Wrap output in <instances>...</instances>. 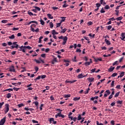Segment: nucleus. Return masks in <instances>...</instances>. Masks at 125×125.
Masks as SVG:
<instances>
[{"label":"nucleus","instance_id":"nucleus-13","mask_svg":"<svg viewBox=\"0 0 125 125\" xmlns=\"http://www.w3.org/2000/svg\"><path fill=\"white\" fill-rule=\"evenodd\" d=\"M94 61L95 62H98V61H102V58H94Z\"/></svg>","mask_w":125,"mask_h":125},{"label":"nucleus","instance_id":"nucleus-57","mask_svg":"<svg viewBox=\"0 0 125 125\" xmlns=\"http://www.w3.org/2000/svg\"><path fill=\"white\" fill-rule=\"evenodd\" d=\"M95 71H96V68L92 69L91 70V73H94V72H95Z\"/></svg>","mask_w":125,"mask_h":125},{"label":"nucleus","instance_id":"nucleus-24","mask_svg":"<svg viewBox=\"0 0 125 125\" xmlns=\"http://www.w3.org/2000/svg\"><path fill=\"white\" fill-rule=\"evenodd\" d=\"M120 93H121V92L119 91L117 93H116L115 94V95H114V97L117 98L119 96V95H120Z\"/></svg>","mask_w":125,"mask_h":125},{"label":"nucleus","instance_id":"nucleus-3","mask_svg":"<svg viewBox=\"0 0 125 125\" xmlns=\"http://www.w3.org/2000/svg\"><path fill=\"white\" fill-rule=\"evenodd\" d=\"M13 45L11 46L12 48H18L19 47V45L17 44V42H13Z\"/></svg>","mask_w":125,"mask_h":125},{"label":"nucleus","instance_id":"nucleus-55","mask_svg":"<svg viewBox=\"0 0 125 125\" xmlns=\"http://www.w3.org/2000/svg\"><path fill=\"white\" fill-rule=\"evenodd\" d=\"M89 37H91L92 38H94L95 37V34H92L91 33L89 34Z\"/></svg>","mask_w":125,"mask_h":125},{"label":"nucleus","instance_id":"nucleus-45","mask_svg":"<svg viewBox=\"0 0 125 125\" xmlns=\"http://www.w3.org/2000/svg\"><path fill=\"white\" fill-rule=\"evenodd\" d=\"M32 122L33 123V124H39V121H37L35 120H32Z\"/></svg>","mask_w":125,"mask_h":125},{"label":"nucleus","instance_id":"nucleus-2","mask_svg":"<svg viewBox=\"0 0 125 125\" xmlns=\"http://www.w3.org/2000/svg\"><path fill=\"white\" fill-rule=\"evenodd\" d=\"M58 117H61L62 119H64L65 118V115H63V114H62L61 112H59L57 114L55 115V118H58Z\"/></svg>","mask_w":125,"mask_h":125},{"label":"nucleus","instance_id":"nucleus-46","mask_svg":"<svg viewBox=\"0 0 125 125\" xmlns=\"http://www.w3.org/2000/svg\"><path fill=\"white\" fill-rule=\"evenodd\" d=\"M49 24H50V28H53V23H52V22H50Z\"/></svg>","mask_w":125,"mask_h":125},{"label":"nucleus","instance_id":"nucleus-9","mask_svg":"<svg viewBox=\"0 0 125 125\" xmlns=\"http://www.w3.org/2000/svg\"><path fill=\"white\" fill-rule=\"evenodd\" d=\"M76 82H77V80H73L72 81H69V80H66L65 81L66 83H76Z\"/></svg>","mask_w":125,"mask_h":125},{"label":"nucleus","instance_id":"nucleus-59","mask_svg":"<svg viewBox=\"0 0 125 125\" xmlns=\"http://www.w3.org/2000/svg\"><path fill=\"white\" fill-rule=\"evenodd\" d=\"M76 52H82V50H81L80 49H78V48H77Z\"/></svg>","mask_w":125,"mask_h":125},{"label":"nucleus","instance_id":"nucleus-17","mask_svg":"<svg viewBox=\"0 0 125 125\" xmlns=\"http://www.w3.org/2000/svg\"><path fill=\"white\" fill-rule=\"evenodd\" d=\"M92 63V62H86L85 63H84V65L85 66H89V65H90V63Z\"/></svg>","mask_w":125,"mask_h":125},{"label":"nucleus","instance_id":"nucleus-28","mask_svg":"<svg viewBox=\"0 0 125 125\" xmlns=\"http://www.w3.org/2000/svg\"><path fill=\"white\" fill-rule=\"evenodd\" d=\"M28 14H29V15H30V16H34V14L30 11H28Z\"/></svg>","mask_w":125,"mask_h":125},{"label":"nucleus","instance_id":"nucleus-16","mask_svg":"<svg viewBox=\"0 0 125 125\" xmlns=\"http://www.w3.org/2000/svg\"><path fill=\"white\" fill-rule=\"evenodd\" d=\"M100 2L101 3V4H103V5H105V4H106V2H105V1H104V0H100Z\"/></svg>","mask_w":125,"mask_h":125},{"label":"nucleus","instance_id":"nucleus-19","mask_svg":"<svg viewBox=\"0 0 125 125\" xmlns=\"http://www.w3.org/2000/svg\"><path fill=\"white\" fill-rule=\"evenodd\" d=\"M95 99H98V96H95L90 98L91 101H94Z\"/></svg>","mask_w":125,"mask_h":125},{"label":"nucleus","instance_id":"nucleus-18","mask_svg":"<svg viewBox=\"0 0 125 125\" xmlns=\"http://www.w3.org/2000/svg\"><path fill=\"white\" fill-rule=\"evenodd\" d=\"M8 38L10 39V40H14V39H15V36L13 34L10 36H9Z\"/></svg>","mask_w":125,"mask_h":125},{"label":"nucleus","instance_id":"nucleus-29","mask_svg":"<svg viewBox=\"0 0 125 125\" xmlns=\"http://www.w3.org/2000/svg\"><path fill=\"white\" fill-rule=\"evenodd\" d=\"M34 8L36 9V10H38V11H41V8L38 6H34Z\"/></svg>","mask_w":125,"mask_h":125},{"label":"nucleus","instance_id":"nucleus-48","mask_svg":"<svg viewBox=\"0 0 125 125\" xmlns=\"http://www.w3.org/2000/svg\"><path fill=\"white\" fill-rule=\"evenodd\" d=\"M19 30V28L18 27H14L13 29H12V31H17Z\"/></svg>","mask_w":125,"mask_h":125},{"label":"nucleus","instance_id":"nucleus-44","mask_svg":"<svg viewBox=\"0 0 125 125\" xmlns=\"http://www.w3.org/2000/svg\"><path fill=\"white\" fill-rule=\"evenodd\" d=\"M43 106H44V104H41L40 105V111H42V107H43Z\"/></svg>","mask_w":125,"mask_h":125},{"label":"nucleus","instance_id":"nucleus-20","mask_svg":"<svg viewBox=\"0 0 125 125\" xmlns=\"http://www.w3.org/2000/svg\"><path fill=\"white\" fill-rule=\"evenodd\" d=\"M47 16H48L49 19H53V16H52L50 14H47Z\"/></svg>","mask_w":125,"mask_h":125},{"label":"nucleus","instance_id":"nucleus-54","mask_svg":"<svg viewBox=\"0 0 125 125\" xmlns=\"http://www.w3.org/2000/svg\"><path fill=\"white\" fill-rule=\"evenodd\" d=\"M67 6H69V5L68 4H64L63 5H62V7L63 8H65L66 7H67Z\"/></svg>","mask_w":125,"mask_h":125},{"label":"nucleus","instance_id":"nucleus-25","mask_svg":"<svg viewBox=\"0 0 125 125\" xmlns=\"http://www.w3.org/2000/svg\"><path fill=\"white\" fill-rule=\"evenodd\" d=\"M41 76H38L36 79H34V81L36 82H37V81H38V80H40L41 79Z\"/></svg>","mask_w":125,"mask_h":125},{"label":"nucleus","instance_id":"nucleus-42","mask_svg":"<svg viewBox=\"0 0 125 125\" xmlns=\"http://www.w3.org/2000/svg\"><path fill=\"white\" fill-rule=\"evenodd\" d=\"M19 108H21V107H22V106H25V105L23 104H21L18 105Z\"/></svg>","mask_w":125,"mask_h":125},{"label":"nucleus","instance_id":"nucleus-7","mask_svg":"<svg viewBox=\"0 0 125 125\" xmlns=\"http://www.w3.org/2000/svg\"><path fill=\"white\" fill-rule=\"evenodd\" d=\"M84 77H86V76L84 75H83V73H82L79 74V75L77 76V78H78V79H82V78H84Z\"/></svg>","mask_w":125,"mask_h":125},{"label":"nucleus","instance_id":"nucleus-62","mask_svg":"<svg viewBox=\"0 0 125 125\" xmlns=\"http://www.w3.org/2000/svg\"><path fill=\"white\" fill-rule=\"evenodd\" d=\"M35 70L36 71V73H37V72H38L39 71V67H38L37 66H36L35 67Z\"/></svg>","mask_w":125,"mask_h":125},{"label":"nucleus","instance_id":"nucleus-52","mask_svg":"<svg viewBox=\"0 0 125 125\" xmlns=\"http://www.w3.org/2000/svg\"><path fill=\"white\" fill-rule=\"evenodd\" d=\"M1 23H3L4 24H5V23H7V20H4L1 21Z\"/></svg>","mask_w":125,"mask_h":125},{"label":"nucleus","instance_id":"nucleus-36","mask_svg":"<svg viewBox=\"0 0 125 125\" xmlns=\"http://www.w3.org/2000/svg\"><path fill=\"white\" fill-rule=\"evenodd\" d=\"M124 76H125V72H121L120 75V78H122V77H124Z\"/></svg>","mask_w":125,"mask_h":125},{"label":"nucleus","instance_id":"nucleus-10","mask_svg":"<svg viewBox=\"0 0 125 125\" xmlns=\"http://www.w3.org/2000/svg\"><path fill=\"white\" fill-rule=\"evenodd\" d=\"M114 70H115V67L111 66L108 69V71L109 72V73H111V72H113Z\"/></svg>","mask_w":125,"mask_h":125},{"label":"nucleus","instance_id":"nucleus-26","mask_svg":"<svg viewBox=\"0 0 125 125\" xmlns=\"http://www.w3.org/2000/svg\"><path fill=\"white\" fill-rule=\"evenodd\" d=\"M40 21L41 22V25H42V26L44 25V21L42 19V18H41Z\"/></svg>","mask_w":125,"mask_h":125},{"label":"nucleus","instance_id":"nucleus-15","mask_svg":"<svg viewBox=\"0 0 125 125\" xmlns=\"http://www.w3.org/2000/svg\"><path fill=\"white\" fill-rule=\"evenodd\" d=\"M104 42H106V44H107V45H110V44H111V42H110V41H109V40H108L106 39L104 40Z\"/></svg>","mask_w":125,"mask_h":125},{"label":"nucleus","instance_id":"nucleus-56","mask_svg":"<svg viewBox=\"0 0 125 125\" xmlns=\"http://www.w3.org/2000/svg\"><path fill=\"white\" fill-rule=\"evenodd\" d=\"M114 83H115V81H112L111 83V87H113V86H114Z\"/></svg>","mask_w":125,"mask_h":125},{"label":"nucleus","instance_id":"nucleus-61","mask_svg":"<svg viewBox=\"0 0 125 125\" xmlns=\"http://www.w3.org/2000/svg\"><path fill=\"white\" fill-rule=\"evenodd\" d=\"M61 19H62V22H64L65 20V17H61Z\"/></svg>","mask_w":125,"mask_h":125},{"label":"nucleus","instance_id":"nucleus-4","mask_svg":"<svg viewBox=\"0 0 125 125\" xmlns=\"http://www.w3.org/2000/svg\"><path fill=\"white\" fill-rule=\"evenodd\" d=\"M5 106V110L4 111V113L5 114H7L8 111H9V104H6Z\"/></svg>","mask_w":125,"mask_h":125},{"label":"nucleus","instance_id":"nucleus-31","mask_svg":"<svg viewBox=\"0 0 125 125\" xmlns=\"http://www.w3.org/2000/svg\"><path fill=\"white\" fill-rule=\"evenodd\" d=\"M96 6H97V7L98 8H99V7H100V6H101V3H97L96 4Z\"/></svg>","mask_w":125,"mask_h":125},{"label":"nucleus","instance_id":"nucleus-60","mask_svg":"<svg viewBox=\"0 0 125 125\" xmlns=\"http://www.w3.org/2000/svg\"><path fill=\"white\" fill-rule=\"evenodd\" d=\"M13 89H14V90H15L16 91H18V90H19V89H20V88L14 87Z\"/></svg>","mask_w":125,"mask_h":125},{"label":"nucleus","instance_id":"nucleus-6","mask_svg":"<svg viewBox=\"0 0 125 125\" xmlns=\"http://www.w3.org/2000/svg\"><path fill=\"white\" fill-rule=\"evenodd\" d=\"M5 119H6V117H4L0 120V125H4L5 124Z\"/></svg>","mask_w":125,"mask_h":125},{"label":"nucleus","instance_id":"nucleus-41","mask_svg":"<svg viewBox=\"0 0 125 125\" xmlns=\"http://www.w3.org/2000/svg\"><path fill=\"white\" fill-rule=\"evenodd\" d=\"M43 39V37L42 36H41L39 38V43H41V42H42V39Z\"/></svg>","mask_w":125,"mask_h":125},{"label":"nucleus","instance_id":"nucleus-30","mask_svg":"<svg viewBox=\"0 0 125 125\" xmlns=\"http://www.w3.org/2000/svg\"><path fill=\"white\" fill-rule=\"evenodd\" d=\"M6 97H7V98H8V99L10 98V97H11V93H8V94H7Z\"/></svg>","mask_w":125,"mask_h":125},{"label":"nucleus","instance_id":"nucleus-5","mask_svg":"<svg viewBox=\"0 0 125 125\" xmlns=\"http://www.w3.org/2000/svg\"><path fill=\"white\" fill-rule=\"evenodd\" d=\"M110 94L111 92L110 91V90H106L104 92V97H107V96H108V95H110Z\"/></svg>","mask_w":125,"mask_h":125},{"label":"nucleus","instance_id":"nucleus-39","mask_svg":"<svg viewBox=\"0 0 125 125\" xmlns=\"http://www.w3.org/2000/svg\"><path fill=\"white\" fill-rule=\"evenodd\" d=\"M100 12L101 13H105V10L104 9V8H102L100 11Z\"/></svg>","mask_w":125,"mask_h":125},{"label":"nucleus","instance_id":"nucleus-12","mask_svg":"<svg viewBox=\"0 0 125 125\" xmlns=\"http://www.w3.org/2000/svg\"><path fill=\"white\" fill-rule=\"evenodd\" d=\"M87 80L89 83H93V81H94V78H88Z\"/></svg>","mask_w":125,"mask_h":125},{"label":"nucleus","instance_id":"nucleus-51","mask_svg":"<svg viewBox=\"0 0 125 125\" xmlns=\"http://www.w3.org/2000/svg\"><path fill=\"white\" fill-rule=\"evenodd\" d=\"M116 88H117V89H121V85L118 84L116 86Z\"/></svg>","mask_w":125,"mask_h":125},{"label":"nucleus","instance_id":"nucleus-32","mask_svg":"<svg viewBox=\"0 0 125 125\" xmlns=\"http://www.w3.org/2000/svg\"><path fill=\"white\" fill-rule=\"evenodd\" d=\"M123 19V17L121 16V17H119L118 18H117L116 19V20H117V21H119L120 20H122Z\"/></svg>","mask_w":125,"mask_h":125},{"label":"nucleus","instance_id":"nucleus-14","mask_svg":"<svg viewBox=\"0 0 125 125\" xmlns=\"http://www.w3.org/2000/svg\"><path fill=\"white\" fill-rule=\"evenodd\" d=\"M55 62H57V58H54V59L51 61L52 64H55Z\"/></svg>","mask_w":125,"mask_h":125},{"label":"nucleus","instance_id":"nucleus-34","mask_svg":"<svg viewBox=\"0 0 125 125\" xmlns=\"http://www.w3.org/2000/svg\"><path fill=\"white\" fill-rule=\"evenodd\" d=\"M69 97H71V95L70 94L64 95L65 98H69Z\"/></svg>","mask_w":125,"mask_h":125},{"label":"nucleus","instance_id":"nucleus-33","mask_svg":"<svg viewBox=\"0 0 125 125\" xmlns=\"http://www.w3.org/2000/svg\"><path fill=\"white\" fill-rule=\"evenodd\" d=\"M104 9H110V6L108 5H106L104 7Z\"/></svg>","mask_w":125,"mask_h":125},{"label":"nucleus","instance_id":"nucleus-8","mask_svg":"<svg viewBox=\"0 0 125 125\" xmlns=\"http://www.w3.org/2000/svg\"><path fill=\"white\" fill-rule=\"evenodd\" d=\"M121 37H120L121 40H122V41H124V42H125V33H122V35H121Z\"/></svg>","mask_w":125,"mask_h":125},{"label":"nucleus","instance_id":"nucleus-47","mask_svg":"<svg viewBox=\"0 0 125 125\" xmlns=\"http://www.w3.org/2000/svg\"><path fill=\"white\" fill-rule=\"evenodd\" d=\"M115 65H119V63H118V61H116L113 63V66H115Z\"/></svg>","mask_w":125,"mask_h":125},{"label":"nucleus","instance_id":"nucleus-11","mask_svg":"<svg viewBox=\"0 0 125 125\" xmlns=\"http://www.w3.org/2000/svg\"><path fill=\"white\" fill-rule=\"evenodd\" d=\"M10 72H15V69H14V66H12L9 68Z\"/></svg>","mask_w":125,"mask_h":125},{"label":"nucleus","instance_id":"nucleus-23","mask_svg":"<svg viewBox=\"0 0 125 125\" xmlns=\"http://www.w3.org/2000/svg\"><path fill=\"white\" fill-rule=\"evenodd\" d=\"M81 99V97H75L73 99L74 101H78V100H80Z\"/></svg>","mask_w":125,"mask_h":125},{"label":"nucleus","instance_id":"nucleus-35","mask_svg":"<svg viewBox=\"0 0 125 125\" xmlns=\"http://www.w3.org/2000/svg\"><path fill=\"white\" fill-rule=\"evenodd\" d=\"M110 105L111 106V107H113L114 106H115L116 105V102L115 101H114L113 103H112L111 104H110Z\"/></svg>","mask_w":125,"mask_h":125},{"label":"nucleus","instance_id":"nucleus-58","mask_svg":"<svg viewBox=\"0 0 125 125\" xmlns=\"http://www.w3.org/2000/svg\"><path fill=\"white\" fill-rule=\"evenodd\" d=\"M108 30H110V29H112V25H109L106 26Z\"/></svg>","mask_w":125,"mask_h":125},{"label":"nucleus","instance_id":"nucleus-38","mask_svg":"<svg viewBox=\"0 0 125 125\" xmlns=\"http://www.w3.org/2000/svg\"><path fill=\"white\" fill-rule=\"evenodd\" d=\"M82 115H81V114H79L78 117V121H81V120H82Z\"/></svg>","mask_w":125,"mask_h":125},{"label":"nucleus","instance_id":"nucleus-50","mask_svg":"<svg viewBox=\"0 0 125 125\" xmlns=\"http://www.w3.org/2000/svg\"><path fill=\"white\" fill-rule=\"evenodd\" d=\"M116 103L117 104H123V101H118Z\"/></svg>","mask_w":125,"mask_h":125},{"label":"nucleus","instance_id":"nucleus-49","mask_svg":"<svg viewBox=\"0 0 125 125\" xmlns=\"http://www.w3.org/2000/svg\"><path fill=\"white\" fill-rule=\"evenodd\" d=\"M66 31H67V29L66 28H64L63 29H62V31H61V33H65V32H66Z\"/></svg>","mask_w":125,"mask_h":125},{"label":"nucleus","instance_id":"nucleus-1","mask_svg":"<svg viewBox=\"0 0 125 125\" xmlns=\"http://www.w3.org/2000/svg\"><path fill=\"white\" fill-rule=\"evenodd\" d=\"M59 40H63V42L62 43V45H65L66 44V42H67V41H68V37L67 36H60L59 37Z\"/></svg>","mask_w":125,"mask_h":125},{"label":"nucleus","instance_id":"nucleus-53","mask_svg":"<svg viewBox=\"0 0 125 125\" xmlns=\"http://www.w3.org/2000/svg\"><path fill=\"white\" fill-rule=\"evenodd\" d=\"M62 22L57 23V27H60L61 26Z\"/></svg>","mask_w":125,"mask_h":125},{"label":"nucleus","instance_id":"nucleus-64","mask_svg":"<svg viewBox=\"0 0 125 125\" xmlns=\"http://www.w3.org/2000/svg\"><path fill=\"white\" fill-rule=\"evenodd\" d=\"M103 56L104 57H110V56H111V54H108L107 55H104Z\"/></svg>","mask_w":125,"mask_h":125},{"label":"nucleus","instance_id":"nucleus-63","mask_svg":"<svg viewBox=\"0 0 125 125\" xmlns=\"http://www.w3.org/2000/svg\"><path fill=\"white\" fill-rule=\"evenodd\" d=\"M52 9H53V10H56V9H59V8L57 7H52Z\"/></svg>","mask_w":125,"mask_h":125},{"label":"nucleus","instance_id":"nucleus-37","mask_svg":"<svg viewBox=\"0 0 125 125\" xmlns=\"http://www.w3.org/2000/svg\"><path fill=\"white\" fill-rule=\"evenodd\" d=\"M33 104H35V106H39V102L36 101V102H33Z\"/></svg>","mask_w":125,"mask_h":125},{"label":"nucleus","instance_id":"nucleus-43","mask_svg":"<svg viewBox=\"0 0 125 125\" xmlns=\"http://www.w3.org/2000/svg\"><path fill=\"white\" fill-rule=\"evenodd\" d=\"M40 76H41V79H45V78H46V75H41Z\"/></svg>","mask_w":125,"mask_h":125},{"label":"nucleus","instance_id":"nucleus-40","mask_svg":"<svg viewBox=\"0 0 125 125\" xmlns=\"http://www.w3.org/2000/svg\"><path fill=\"white\" fill-rule=\"evenodd\" d=\"M116 76H118V73H114L111 75V77H116Z\"/></svg>","mask_w":125,"mask_h":125},{"label":"nucleus","instance_id":"nucleus-27","mask_svg":"<svg viewBox=\"0 0 125 125\" xmlns=\"http://www.w3.org/2000/svg\"><path fill=\"white\" fill-rule=\"evenodd\" d=\"M34 61H35L37 63V64H40V63H42V62L41 61H39L37 59H34Z\"/></svg>","mask_w":125,"mask_h":125},{"label":"nucleus","instance_id":"nucleus-22","mask_svg":"<svg viewBox=\"0 0 125 125\" xmlns=\"http://www.w3.org/2000/svg\"><path fill=\"white\" fill-rule=\"evenodd\" d=\"M49 122H50V124H52V122H54V118H51L49 120Z\"/></svg>","mask_w":125,"mask_h":125},{"label":"nucleus","instance_id":"nucleus-21","mask_svg":"<svg viewBox=\"0 0 125 125\" xmlns=\"http://www.w3.org/2000/svg\"><path fill=\"white\" fill-rule=\"evenodd\" d=\"M53 35H58V32H57L55 30H53L52 32Z\"/></svg>","mask_w":125,"mask_h":125}]
</instances>
